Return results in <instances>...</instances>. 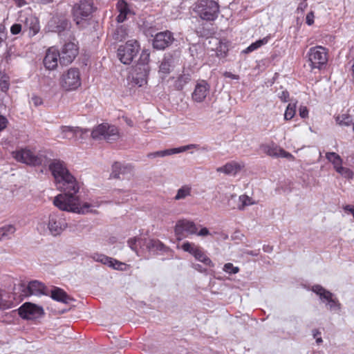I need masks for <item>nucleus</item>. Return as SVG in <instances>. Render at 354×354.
<instances>
[{"label": "nucleus", "instance_id": "f257e3e1", "mask_svg": "<svg viewBox=\"0 0 354 354\" xmlns=\"http://www.w3.org/2000/svg\"><path fill=\"white\" fill-rule=\"evenodd\" d=\"M73 185L74 189L71 187L72 185L57 189L63 193L54 198L53 204L55 207L62 211L80 214L92 212L93 207H99L100 205L97 202L94 203H82L80 196L77 195L80 190V184L77 183H74Z\"/></svg>", "mask_w": 354, "mask_h": 354}, {"label": "nucleus", "instance_id": "f03ea898", "mask_svg": "<svg viewBox=\"0 0 354 354\" xmlns=\"http://www.w3.org/2000/svg\"><path fill=\"white\" fill-rule=\"evenodd\" d=\"M68 227L64 214L53 212L46 219H41L37 225L41 234L49 232L52 236L60 235Z\"/></svg>", "mask_w": 354, "mask_h": 354}, {"label": "nucleus", "instance_id": "7ed1b4c3", "mask_svg": "<svg viewBox=\"0 0 354 354\" xmlns=\"http://www.w3.org/2000/svg\"><path fill=\"white\" fill-rule=\"evenodd\" d=\"M49 169L55 178L57 189L78 183L74 176L68 171L65 164L59 160H54L49 165Z\"/></svg>", "mask_w": 354, "mask_h": 354}, {"label": "nucleus", "instance_id": "20e7f679", "mask_svg": "<svg viewBox=\"0 0 354 354\" xmlns=\"http://www.w3.org/2000/svg\"><path fill=\"white\" fill-rule=\"evenodd\" d=\"M309 65L311 69H322L328 62V51L323 46L310 48L308 52Z\"/></svg>", "mask_w": 354, "mask_h": 354}, {"label": "nucleus", "instance_id": "39448f33", "mask_svg": "<svg viewBox=\"0 0 354 354\" xmlns=\"http://www.w3.org/2000/svg\"><path fill=\"white\" fill-rule=\"evenodd\" d=\"M195 10L203 20H214L219 11L218 3L213 0H201L196 6Z\"/></svg>", "mask_w": 354, "mask_h": 354}, {"label": "nucleus", "instance_id": "423d86ee", "mask_svg": "<svg viewBox=\"0 0 354 354\" xmlns=\"http://www.w3.org/2000/svg\"><path fill=\"white\" fill-rule=\"evenodd\" d=\"M91 137L95 140L104 139L108 142H112L118 139L119 132L116 127L102 123L93 129Z\"/></svg>", "mask_w": 354, "mask_h": 354}, {"label": "nucleus", "instance_id": "0eeeda50", "mask_svg": "<svg viewBox=\"0 0 354 354\" xmlns=\"http://www.w3.org/2000/svg\"><path fill=\"white\" fill-rule=\"evenodd\" d=\"M59 85L65 91H73L79 88L81 86L79 70L71 68L63 73L59 78Z\"/></svg>", "mask_w": 354, "mask_h": 354}, {"label": "nucleus", "instance_id": "6e6552de", "mask_svg": "<svg viewBox=\"0 0 354 354\" xmlns=\"http://www.w3.org/2000/svg\"><path fill=\"white\" fill-rule=\"evenodd\" d=\"M139 50V45L136 40H129L125 45L120 46L118 49V57L124 64H129Z\"/></svg>", "mask_w": 354, "mask_h": 354}, {"label": "nucleus", "instance_id": "1a4fd4ad", "mask_svg": "<svg viewBox=\"0 0 354 354\" xmlns=\"http://www.w3.org/2000/svg\"><path fill=\"white\" fill-rule=\"evenodd\" d=\"M12 156L19 162L34 166L41 165L45 160L44 156L35 155L28 149H21L14 151Z\"/></svg>", "mask_w": 354, "mask_h": 354}, {"label": "nucleus", "instance_id": "9d476101", "mask_svg": "<svg viewBox=\"0 0 354 354\" xmlns=\"http://www.w3.org/2000/svg\"><path fill=\"white\" fill-rule=\"evenodd\" d=\"M312 290L319 296L322 300L328 301V305L330 310H339L341 308V304L338 300L333 297V294L326 290L319 285L314 286Z\"/></svg>", "mask_w": 354, "mask_h": 354}, {"label": "nucleus", "instance_id": "9b49d317", "mask_svg": "<svg viewBox=\"0 0 354 354\" xmlns=\"http://www.w3.org/2000/svg\"><path fill=\"white\" fill-rule=\"evenodd\" d=\"M149 71V66L136 65L131 73L132 82L138 86H142L146 84Z\"/></svg>", "mask_w": 354, "mask_h": 354}, {"label": "nucleus", "instance_id": "f8f14e48", "mask_svg": "<svg viewBox=\"0 0 354 354\" xmlns=\"http://www.w3.org/2000/svg\"><path fill=\"white\" fill-rule=\"evenodd\" d=\"M77 53L78 49L75 43H66L59 52V62L64 65L69 64L73 61Z\"/></svg>", "mask_w": 354, "mask_h": 354}, {"label": "nucleus", "instance_id": "ddd939ff", "mask_svg": "<svg viewBox=\"0 0 354 354\" xmlns=\"http://www.w3.org/2000/svg\"><path fill=\"white\" fill-rule=\"evenodd\" d=\"M44 313L43 308L31 303H25L19 308V315L26 319H35Z\"/></svg>", "mask_w": 354, "mask_h": 354}, {"label": "nucleus", "instance_id": "4468645a", "mask_svg": "<svg viewBox=\"0 0 354 354\" xmlns=\"http://www.w3.org/2000/svg\"><path fill=\"white\" fill-rule=\"evenodd\" d=\"M94 10L92 0H82L73 7L74 16L76 18L88 17Z\"/></svg>", "mask_w": 354, "mask_h": 354}, {"label": "nucleus", "instance_id": "2eb2a0df", "mask_svg": "<svg viewBox=\"0 0 354 354\" xmlns=\"http://www.w3.org/2000/svg\"><path fill=\"white\" fill-rule=\"evenodd\" d=\"M174 230L178 239L180 240L184 237V232L188 234H196L198 229L194 222L184 219L177 222Z\"/></svg>", "mask_w": 354, "mask_h": 354}, {"label": "nucleus", "instance_id": "dca6fc26", "mask_svg": "<svg viewBox=\"0 0 354 354\" xmlns=\"http://www.w3.org/2000/svg\"><path fill=\"white\" fill-rule=\"evenodd\" d=\"M263 152L273 158H285L290 160H294V156L289 152L274 144L261 146Z\"/></svg>", "mask_w": 354, "mask_h": 354}, {"label": "nucleus", "instance_id": "f3484780", "mask_svg": "<svg viewBox=\"0 0 354 354\" xmlns=\"http://www.w3.org/2000/svg\"><path fill=\"white\" fill-rule=\"evenodd\" d=\"M174 37L172 33L169 31L158 32L156 35L153 41V48L158 50H163L173 42Z\"/></svg>", "mask_w": 354, "mask_h": 354}, {"label": "nucleus", "instance_id": "a211bd4d", "mask_svg": "<svg viewBox=\"0 0 354 354\" xmlns=\"http://www.w3.org/2000/svg\"><path fill=\"white\" fill-rule=\"evenodd\" d=\"M59 61V51L55 47H50L46 51L44 59V66L48 70H54L57 68Z\"/></svg>", "mask_w": 354, "mask_h": 354}, {"label": "nucleus", "instance_id": "6ab92c4d", "mask_svg": "<svg viewBox=\"0 0 354 354\" xmlns=\"http://www.w3.org/2000/svg\"><path fill=\"white\" fill-rule=\"evenodd\" d=\"M209 90V84L204 80L198 82L192 93V99L196 102H203Z\"/></svg>", "mask_w": 354, "mask_h": 354}, {"label": "nucleus", "instance_id": "aec40b11", "mask_svg": "<svg viewBox=\"0 0 354 354\" xmlns=\"http://www.w3.org/2000/svg\"><path fill=\"white\" fill-rule=\"evenodd\" d=\"M92 258L95 261L100 262L104 265H108L109 267L113 268L116 270H123V267L125 266L124 263L102 254H94L92 256Z\"/></svg>", "mask_w": 354, "mask_h": 354}, {"label": "nucleus", "instance_id": "412c9836", "mask_svg": "<svg viewBox=\"0 0 354 354\" xmlns=\"http://www.w3.org/2000/svg\"><path fill=\"white\" fill-rule=\"evenodd\" d=\"M24 294L26 296H40L42 295H46V287L42 283L38 281H32L28 283L26 289L24 290Z\"/></svg>", "mask_w": 354, "mask_h": 354}, {"label": "nucleus", "instance_id": "4be33fe9", "mask_svg": "<svg viewBox=\"0 0 354 354\" xmlns=\"http://www.w3.org/2000/svg\"><path fill=\"white\" fill-rule=\"evenodd\" d=\"M116 10L119 12L117 17V21L119 23L124 22L129 16L133 14L129 6L124 0H120L117 2Z\"/></svg>", "mask_w": 354, "mask_h": 354}, {"label": "nucleus", "instance_id": "5701e85b", "mask_svg": "<svg viewBox=\"0 0 354 354\" xmlns=\"http://www.w3.org/2000/svg\"><path fill=\"white\" fill-rule=\"evenodd\" d=\"M244 166L245 165L243 162L232 161L225 164L223 167H218L216 171L218 172H222L227 175L234 176L239 171H240L244 167Z\"/></svg>", "mask_w": 354, "mask_h": 354}, {"label": "nucleus", "instance_id": "b1692460", "mask_svg": "<svg viewBox=\"0 0 354 354\" xmlns=\"http://www.w3.org/2000/svg\"><path fill=\"white\" fill-rule=\"evenodd\" d=\"M176 61V57L173 55L166 54L160 63L159 72L165 75L169 73Z\"/></svg>", "mask_w": 354, "mask_h": 354}, {"label": "nucleus", "instance_id": "393cba45", "mask_svg": "<svg viewBox=\"0 0 354 354\" xmlns=\"http://www.w3.org/2000/svg\"><path fill=\"white\" fill-rule=\"evenodd\" d=\"M51 297L54 300L64 304H68L73 299L62 289L55 288L51 291Z\"/></svg>", "mask_w": 354, "mask_h": 354}, {"label": "nucleus", "instance_id": "a878e982", "mask_svg": "<svg viewBox=\"0 0 354 354\" xmlns=\"http://www.w3.org/2000/svg\"><path fill=\"white\" fill-rule=\"evenodd\" d=\"M24 26L30 30V34L32 36L35 35L40 29L38 19L32 16H30L26 19Z\"/></svg>", "mask_w": 354, "mask_h": 354}, {"label": "nucleus", "instance_id": "bb28decb", "mask_svg": "<svg viewBox=\"0 0 354 354\" xmlns=\"http://www.w3.org/2000/svg\"><path fill=\"white\" fill-rule=\"evenodd\" d=\"M80 130L75 129V127L69 126H63L60 128V136L62 139H73L75 138V133Z\"/></svg>", "mask_w": 354, "mask_h": 354}, {"label": "nucleus", "instance_id": "cd10ccee", "mask_svg": "<svg viewBox=\"0 0 354 354\" xmlns=\"http://www.w3.org/2000/svg\"><path fill=\"white\" fill-rule=\"evenodd\" d=\"M256 201L251 197L243 194L239 197V204L236 207H232L233 209H238L239 210L243 211L246 207L256 204Z\"/></svg>", "mask_w": 354, "mask_h": 354}, {"label": "nucleus", "instance_id": "c85d7f7f", "mask_svg": "<svg viewBox=\"0 0 354 354\" xmlns=\"http://www.w3.org/2000/svg\"><path fill=\"white\" fill-rule=\"evenodd\" d=\"M131 167L127 165H122L120 163L115 162L113 165V171L112 176L115 178H120L121 174H124L125 173L130 171Z\"/></svg>", "mask_w": 354, "mask_h": 354}, {"label": "nucleus", "instance_id": "c756f323", "mask_svg": "<svg viewBox=\"0 0 354 354\" xmlns=\"http://www.w3.org/2000/svg\"><path fill=\"white\" fill-rule=\"evenodd\" d=\"M326 158L333 164L335 170L342 165V159L335 152H327Z\"/></svg>", "mask_w": 354, "mask_h": 354}, {"label": "nucleus", "instance_id": "7c9ffc66", "mask_svg": "<svg viewBox=\"0 0 354 354\" xmlns=\"http://www.w3.org/2000/svg\"><path fill=\"white\" fill-rule=\"evenodd\" d=\"M269 39H270V37L267 36L261 39L257 40V41L251 44L248 48H246L243 51V53H251V52L258 49L261 46L266 44L268 42Z\"/></svg>", "mask_w": 354, "mask_h": 354}, {"label": "nucleus", "instance_id": "2f4dec72", "mask_svg": "<svg viewBox=\"0 0 354 354\" xmlns=\"http://www.w3.org/2000/svg\"><path fill=\"white\" fill-rule=\"evenodd\" d=\"M192 187L189 185H184L177 190L176 195L174 197L176 201L186 198L191 195Z\"/></svg>", "mask_w": 354, "mask_h": 354}, {"label": "nucleus", "instance_id": "473e14b6", "mask_svg": "<svg viewBox=\"0 0 354 354\" xmlns=\"http://www.w3.org/2000/svg\"><path fill=\"white\" fill-rule=\"evenodd\" d=\"M163 248V243H162L159 240L148 239V241H147V250L149 251L162 250Z\"/></svg>", "mask_w": 354, "mask_h": 354}, {"label": "nucleus", "instance_id": "72a5a7b5", "mask_svg": "<svg viewBox=\"0 0 354 354\" xmlns=\"http://www.w3.org/2000/svg\"><path fill=\"white\" fill-rule=\"evenodd\" d=\"M194 257H195V259L196 260L203 263L204 264H205L207 266H209L210 267L214 266V263H212L211 259L208 257H207L199 248L197 250L195 254L194 255Z\"/></svg>", "mask_w": 354, "mask_h": 354}, {"label": "nucleus", "instance_id": "f704fd0d", "mask_svg": "<svg viewBox=\"0 0 354 354\" xmlns=\"http://www.w3.org/2000/svg\"><path fill=\"white\" fill-rule=\"evenodd\" d=\"M335 120L339 126H350L353 123L351 116L348 114L344 113L335 117Z\"/></svg>", "mask_w": 354, "mask_h": 354}, {"label": "nucleus", "instance_id": "c9c22d12", "mask_svg": "<svg viewBox=\"0 0 354 354\" xmlns=\"http://www.w3.org/2000/svg\"><path fill=\"white\" fill-rule=\"evenodd\" d=\"M16 231V228L12 225H5L0 228V241L4 238H8Z\"/></svg>", "mask_w": 354, "mask_h": 354}, {"label": "nucleus", "instance_id": "e433bc0d", "mask_svg": "<svg viewBox=\"0 0 354 354\" xmlns=\"http://www.w3.org/2000/svg\"><path fill=\"white\" fill-rule=\"evenodd\" d=\"M297 102L289 103L284 113V120H290L294 118L296 113Z\"/></svg>", "mask_w": 354, "mask_h": 354}, {"label": "nucleus", "instance_id": "4c0bfd02", "mask_svg": "<svg viewBox=\"0 0 354 354\" xmlns=\"http://www.w3.org/2000/svg\"><path fill=\"white\" fill-rule=\"evenodd\" d=\"M51 23H53V24H57V26L55 27V29L53 30V31L55 32H57L59 33L64 31L65 30H66L68 28V26H69V23L67 20L66 19H59L57 21V19H53L51 21Z\"/></svg>", "mask_w": 354, "mask_h": 354}, {"label": "nucleus", "instance_id": "58836bf2", "mask_svg": "<svg viewBox=\"0 0 354 354\" xmlns=\"http://www.w3.org/2000/svg\"><path fill=\"white\" fill-rule=\"evenodd\" d=\"M335 171L342 176L347 179H352L354 176V173L352 170L349 168L343 167L342 165L337 167Z\"/></svg>", "mask_w": 354, "mask_h": 354}, {"label": "nucleus", "instance_id": "ea45409f", "mask_svg": "<svg viewBox=\"0 0 354 354\" xmlns=\"http://www.w3.org/2000/svg\"><path fill=\"white\" fill-rule=\"evenodd\" d=\"M127 35L126 29L122 26H120L114 31L113 37L116 41H122L126 38Z\"/></svg>", "mask_w": 354, "mask_h": 354}, {"label": "nucleus", "instance_id": "a19ab883", "mask_svg": "<svg viewBox=\"0 0 354 354\" xmlns=\"http://www.w3.org/2000/svg\"><path fill=\"white\" fill-rule=\"evenodd\" d=\"M182 249L184 251L187 252L194 256L197 250L198 249V247L196 246L192 243L185 242L183 244Z\"/></svg>", "mask_w": 354, "mask_h": 354}, {"label": "nucleus", "instance_id": "79ce46f5", "mask_svg": "<svg viewBox=\"0 0 354 354\" xmlns=\"http://www.w3.org/2000/svg\"><path fill=\"white\" fill-rule=\"evenodd\" d=\"M149 53L148 50H143L140 56L139 60L136 65H147L149 66Z\"/></svg>", "mask_w": 354, "mask_h": 354}, {"label": "nucleus", "instance_id": "37998d69", "mask_svg": "<svg viewBox=\"0 0 354 354\" xmlns=\"http://www.w3.org/2000/svg\"><path fill=\"white\" fill-rule=\"evenodd\" d=\"M223 270L229 274H236L239 272V268L238 267H234L231 263H227L224 265Z\"/></svg>", "mask_w": 354, "mask_h": 354}, {"label": "nucleus", "instance_id": "c03bdc74", "mask_svg": "<svg viewBox=\"0 0 354 354\" xmlns=\"http://www.w3.org/2000/svg\"><path fill=\"white\" fill-rule=\"evenodd\" d=\"M12 301L6 300L3 296L0 294V310H5L11 308Z\"/></svg>", "mask_w": 354, "mask_h": 354}, {"label": "nucleus", "instance_id": "a18cd8bd", "mask_svg": "<svg viewBox=\"0 0 354 354\" xmlns=\"http://www.w3.org/2000/svg\"><path fill=\"white\" fill-rule=\"evenodd\" d=\"M214 40L218 41L219 44V46L216 47L217 53H220L221 55H223V54L225 55L226 52L228 50L227 45L221 42L217 39H215Z\"/></svg>", "mask_w": 354, "mask_h": 354}, {"label": "nucleus", "instance_id": "49530a36", "mask_svg": "<svg viewBox=\"0 0 354 354\" xmlns=\"http://www.w3.org/2000/svg\"><path fill=\"white\" fill-rule=\"evenodd\" d=\"M75 129L80 130V131L77 133H75V140H84V135L86 134L88 132V130L87 129H82L80 127H75Z\"/></svg>", "mask_w": 354, "mask_h": 354}, {"label": "nucleus", "instance_id": "de8ad7c7", "mask_svg": "<svg viewBox=\"0 0 354 354\" xmlns=\"http://www.w3.org/2000/svg\"><path fill=\"white\" fill-rule=\"evenodd\" d=\"M138 241V237L131 238V239H129V241H128L129 246L131 248V250H133V251H135L136 252H138V251H137Z\"/></svg>", "mask_w": 354, "mask_h": 354}, {"label": "nucleus", "instance_id": "09e8293b", "mask_svg": "<svg viewBox=\"0 0 354 354\" xmlns=\"http://www.w3.org/2000/svg\"><path fill=\"white\" fill-rule=\"evenodd\" d=\"M21 30H22V25L20 24H14L10 27V32L12 35L19 34L21 32Z\"/></svg>", "mask_w": 354, "mask_h": 354}, {"label": "nucleus", "instance_id": "8fccbe9b", "mask_svg": "<svg viewBox=\"0 0 354 354\" xmlns=\"http://www.w3.org/2000/svg\"><path fill=\"white\" fill-rule=\"evenodd\" d=\"M166 156H167V153H166L165 150H163V151H158L156 152L149 153L147 155V157L149 158H156L158 157H164Z\"/></svg>", "mask_w": 354, "mask_h": 354}, {"label": "nucleus", "instance_id": "3c124183", "mask_svg": "<svg viewBox=\"0 0 354 354\" xmlns=\"http://www.w3.org/2000/svg\"><path fill=\"white\" fill-rule=\"evenodd\" d=\"M299 115L302 118H306L308 116V110L306 106H301L299 109Z\"/></svg>", "mask_w": 354, "mask_h": 354}, {"label": "nucleus", "instance_id": "603ef678", "mask_svg": "<svg viewBox=\"0 0 354 354\" xmlns=\"http://www.w3.org/2000/svg\"><path fill=\"white\" fill-rule=\"evenodd\" d=\"M183 149L182 147L174 149H166L165 151L167 153V156H169L171 154L178 153L183 152Z\"/></svg>", "mask_w": 354, "mask_h": 354}, {"label": "nucleus", "instance_id": "864d4df0", "mask_svg": "<svg viewBox=\"0 0 354 354\" xmlns=\"http://www.w3.org/2000/svg\"><path fill=\"white\" fill-rule=\"evenodd\" d=\"M35 106H38L43 103L42 99L37 95H33L30 101Z\"/></svg>", "mask_w": 354, "mask_h": 354}, {"label": "nucleus", "instance_id": "5fc2aeb1", "mask_svg": "<svg viewBox=\"0 0 354 354\" xmlns=\"http://www.w3.org/2000/svg\"><path fill=\"white\" fill-rule=\"evenodd\" d=\"M8 121L7 118L0 115V132L3 131L8 125Z\"/></svg>", "mask_w": 354, "mask_h": 354}, {"label": "nucleus", "instance_id": "6e6d98bb", "mask_svg": "<svg viewBox=\"0 0 354 354\" xmlns=\"http://www.w3.org/2000/svg\"><path fill=\"white\" fill-rule=\"evenodd\" d=\"M306 23L308 26H311L314 23V13L313 12H310L307 14L306 17Z\"/></svg>", "mask_w": 354, "mask_h": 354}, {"label": "nucleus", "instance_id": "4d7b16f0", "mask_svg": "<svg viewBox=\"0 0 354 354\" xmlns=\"http://www.w3.org/2000/svg\"><path fill=\"white\" fill-rule=\"evenodd\" d=\"M307 3L306 2V1L304 0L303 2H301L299 3L298 7H297V12L299 13V12H303L305 9L307 8Z\"/></svg>", "mask_w": 354, "mask_h": 354}, {"label": "nucleus", "instance_id": "13d9d810", "mask_svg": "<svg viewBox=\"0 0 354 354\" xmlns=\"http://www.w3.org/2000/svg\"><path fill=\"white\" fill-rule=\"evenodd\" d=\"M138 245H139L142 249H144L145 247L147 248V241H148V239H142L139 237H138Z\"/></svg>", "mask_w": 354, "mask_h": 354}, {"label": "nucleus", "instance_id": "bf43d9fd", "mask_svg": "<svg viewBox=\"0 0 354 354\" xmlns=\"http://www.w3.org/2000/svg\"><path fill=\"white\" fill-rule=\"evenodd\" d=\"M279 98L283 101L287 102L289 98V93L286 91H283L281 92V93L279 95Z\"/></svg>", "mask_w": 354, "mask_h": 354}, {"label": "nucleus", "instance_id": "052dcab7", "mask_svg": "<svg viewBox=\"0 0 354 354\" xmlns=\"http://www.w3.org/2000/svg\"><path fill=\"white\" fill-rule=\"evenodd\" d=\"M182 147H183V149H184L183 152L187 150H189V149H199V146L196 144H190V145H187L185 146H183Z\"/></svg>", "mask_w": 354, "mask_h": 354}, {"label": "nucleus", "instance_id": "680f3d73", "mask_svg": "<svg viewBox=\"0 0 354 354\" xmlns=\"http://www.w3.org/2000/svg\"><path fill=\"white\" fill-rule=\"evenodd\" d=\"M198 236H205L209 234V232L207 228L203 227L196 234Z\"/></svg>", "mask_w": 354, "mask_h": 354}, {"label": "nucleus", "instance_id": "e2e57ef3", "mask_svg": "<svg viewBox=\"0 0 354 354\" xmlns=\"http://www.w3.org/2000/svg\"><path fill=\"white\" fill-rule=\"evenodd\" d=\"M344 209L345 210V212L351 214L354 218V206L346 205L344 207Z\"/></svg>", "mask_w": 354, "mask_h": 354}, {"label": "nucleus", "instance_id": "0e129e2a", "mask_svg": "<svg viewBox=\"0 0 354 354\" xmlns=\"http://www.w3.org/2000/svg\"><path fill=\"white\" fill-rule=\"evenodd\" d=\"M224 76L225 77H229V78H232V79H234V80H238L239 79V76L238 75L232 74L230 72H225L224 73Z\"/></svg>", "mask_w": 354, "mask_h": 354}, {"label": "nucleus", "instance_id": "69168bd1", "mask_svg": "<svg viewBox=\"0 0 354 354\" xmlns=\"http://www.w3.org/2000/svg\"><path fill=\"white\" fill-rule=\"evenodd\" d=\"M17 6L21 7L26 3V0H14Z\"/></svg>", "mask_w": 354, "mask_h": 354}, {"label": "nucleus", "instance_id": "338daca9", "mask_svg": "<svg viewBox=\"0 0 354 354\" xmlns=\"http://www.w3.org/2000/svg\"><path fill=\"white\" fill-rule=\"evenodd\" d=\"M193 268H194L195 270H198V271H199V272H205V270H203V269H202L201 266V265H199V264H195V265H194V266H193Z\"/></svg>", "mask_w": 354, "mask_h": 354}, {"label": "nucleus", "instance_id": "774afa93", "mask_svg": "<svg viewBox=\"0 0 354 354\" xmlns=\"http://www.w3.org/2000/svg\"><path fill=\"white\" fill-rule=\"evenodd\" d=\"M6 39V33L3 31H0V44L4 41Z\"/></svg>", "mask_w": 354, "mask_h": 354}]
</instances>
